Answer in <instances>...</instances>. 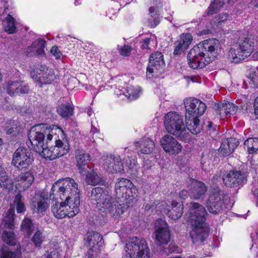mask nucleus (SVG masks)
<instances>
[{
  "label": "nucleus",
  "mask_w": 258,
  "mask_h": 258,
  "mask_svg": "<svg viewBox=\"0 0 258 258\" xmlns=\"http://www.w3.org/2000/svg\"><path fill=\"white\" fill-rule=\"evenodd\" d=\"M156 4H155L156 8L154 7H151L149 9V14L150 15L151 18H156L159 17L160 13L159 11L156 10V8H159L162 7L161 3L160 0H155Z\"/></svg>",
  "instance_id": "nucleus-50"
},
{
  "label": "nucleus",
  "mask_w": 258,
  "mask_h": 258,
  "mask_svg": "<svg viewBox=\"0 0 258 258\" xmlns=\"http://www.w3.org/2000/svg\"><path fill=\"white\" fill-rule=\"evenodd\" d=\"M5 31L9 34L16 33L17 30L15 26V20L10 15H8L4 22Z\"/></svg>",
  "instance_id": "nucleus-34"
},
{
  "label": "nucleus",
  "mask_w": 258,
  "mask_h": 258,
  "mask_svg": "<svg viewBox=\"0 0 258 258\" xmlns=\"http://www.w3.org/2000/svg\"><path fill=\"white\" fill-rule=\"evenodd\" d=\"M117 205L114 204L115 207V213L116 216H120L122 214L124 210L126 209L131 206V203L128 202L127 198H116Z\"/></svg>",
  "instance_id": "nucleus-33"
},
{
  "label": "nucleus",
  "mask_w": 258,
  "mask_h": 258,
  "mask_svg": "<svg viewBox=\"0 0 258 258\" xmlns=\"http://www.w3.org/2000/svg\"><path fill=\"white\" fill-rule=\"evenodd\" d=\"M112 160V156L110 155L109 157H107L104 160V163L103 164L104 169L109 173H112L113 172V163Z\"/></svg>",
  "instance_id": "nucleus-52"
},
{
  "label": "nucleus",
  "mask_w": 258,
  "mask_h": 258,
  "mask_svg": "<svg viewBox=\"0 0 258 258\" xmlns=\"http://www.w3.org/2000/svg\"><path fill=\"white\" fill-rule=\"evenodd\" d=\"M222 143H223L224 147H228V148H230V149L233 152L239 145V141L238 140L234 138H227L224 140Z\"/></svg>",
  "instance_id": "nucleus-47"
},
{
  "label": "nucleus",
  "mask_w": 258,
  "mask_h": 258,
  "mask_svg": "<svg viewBox=\"0 0 258 258\" xmlns=\"http://www.w3.org/2000/svg\"><path fill=\"white\" fill-rule=\"evenodd\" d=\"M237 109V106L233 103L224 100L218 104L216 112L219 113L221 117H230L236 113Z\"/></svg>",
  "instance_id": "nucleus-23"
},
{
  "label": "nucleus",
  "mask_w": 258,
  "mask_h": 258,
  "mask_svg": "<svg viewBox=\"0 0 258 258\" xmlns=\"http://www.w3.org/2000/svg\"><path fill=\"white\" fill-rule=\"evenodd\" d=\"M154 232L155 240L158 245L162 246L168 243L171 235L168 225L165 221L158 219L155 221Z\"/></svg>",
  "instance_id": "nucleus-16"
},
{
  "label": "nucleus",
  "mask_w": 258,
  "mask_h": 258,
  "mask_svg": "<svg viewBox=\"0 0 258 258\" xmlns=\"http://www.w3.org/2000/svg\"><path fill=\"white\" fill-rule=\"evenodd\" d=\"M74 107L67 102L59 104L56 107L58 114L64 119H68L74 115Z\"/></svg>",
  "instance_id": "nucleus-30"
},
{
  "label": "nucleus",
  "mask_w": 258,
  "mask_h": 258,
  "mask_svg": "<svg viewBox=\"0 0 258 258\" xmlns=\"http://www.w3.org/2000/svg\"><path fill=\"white\" fill-rule=\"evenodd\" d=\"M48 142L46 141V143L44 145L41 147V149L35 151L36 152L40 153L41 155L46 159H49L50 160H53V154L52 152V149L48 147Z\"/></svg>",
  "instance_id": "nucleus-40"
},
{
  "label": "nucleus",
  "mask_w": 258,
  "mask_h": 258,
  "mask_svg": "<svg viewBox=\"0 0 258 258\" xmlns=\"http://www.w3.org/2000/svg\"><path fill=\"white\" fill-rule=\"evenodd\" d=\"M213 155L210 152L203 153L201 158V166L204 170L207 171L209 169L210 165L212 164Z\"/></svg>",
  "instance_id": "nucleus-42"
},
{
  "label": "nucleus",
  "mask_w": 258,
  "mask_h": 258,
  "mask_svg": "<svg viewBox=\"0 0 258 258\" xmlns=\"http://www.w3.org/2000/svg\"><path fill=\"white\" fill-rule=\"evenodd\" d=\"M16 215L14 209H9L6 213V216L3 220V224L6 229L11 231L5 230L2 235L3 240L10 246L16 244V240L14 237V233L12 231L15 228L14 220Z\"/></svg>",
  "instance_id": "nucleus-15"
},
{
  "label": "nucleus",
  "mask_w": 258,
  "mask_h": 258,
  "mask_svg": "<svg viewBox=\"0 0 258 258\" xmlns=\"http://www.w3.org/2000/svg\"><path fill=\"white\" fill-rule=\"evenodd\" d=\"M131 188H128V191L126 194L127 195V199H128V202H130L131 203L133 202V199L134 198L135 196L136 195L137 192V189L136 187V190H134V189L131 190Z\"/></svg>",
  "instance_id": "nucleus-56"
},
{
  "label": "nucleus",
  "mask_w": 258,
  "mask_h": 258,
  "mask_svg": "<svg viewBox=\"0 0 258 258\" xmlns=\"http://www.w3.org/2000/svg\"><path fill=\"white\" fill-rule=\"evenodd\" d=\"M247 176L248 172L244 169L239 170H230L223 178V180L226 186L234 187L245 183Z\"/></svg>",
  "instance_id": "nucleus-17"
},
{
  "label": "nucleus",
  "mask_w": 258,
  "mask_h": 258,
  "mask_svg": "<svg viewBox=\"0 0 258 258\" xmlns=\"http://www.w3.org/2000/svg\"><path fill=\"white\" fill-rule=\"evenodd\" d=\"M114 165L116 172L121 173L124 171L123 164L119 156L114 157Z\"/></svg>",
  "instance_id": "nucleus-53"
},
{
  "label": "nucleus",
  "mask_w": 258,
  "mask_h": 258,
  "mask_svg": "<svg viewBox=\"0 0 258 258\" xmlns=\"http://www.w3.org/2000/svg\"><path fill=\"white\" fill-rule=\"evenodd\" d=\"M244 147L249 154L255 153L258 150V138H250L244 143Z\"/></svg>",
  "instance_id": "nucleus-36"
},
{
  "label": "nucleus",
  "mask_w": 258,
  "mask_h": 258,
  "mask_svg": "<svg viewBox=\"0 0 258 258\" xmlns=\"http://www.w3.org/2000/svg\"><path fill=\"white\" fill-rule=\"evenodd\" d=\"M44 48H45V47H40L39 48L36 49L35 52L33 53H36V54L37 55H40V56L44 55L45 54V52L44 50Z\"/></svg>",
  "instance_id": "nucleus-63"
},
{
  "label": "nucleus",
  "mask_w": 258,
  "mask_h": 258,
  "mask_svg": "<svg viewBox=\"0 0 258 258\" xmlns=\"http://www.w3.org/2000/svg\"><path fill=\"white\" fill-rule=\"evenodd\" d=\"M16 253L9 250L6 246H3L0 249V257L1 258H16Z\"/></svg>",
  "instance_id": "nucleus-48"
},
{
  "label": "nucleus",
  "mask_w": 258,
  "mask_h": 258,
  "mask_svg": "<svg viewBox=\"0 0 258 258\" xmlns=\"http://www.w3.org/2000/svg\"><path fill=\"white\" fill-rule=\"evenodd\" d=\"M54 129L46 123L36 124L30 128L28 137L34 151L40 149L46 141L52 139L53 134L57 133Z\"/></svg>",
  "instance_id": "nucleus-7"
},
{
  "label": "nucleus",
  "mask_w": 258,
  "mask_h": 258,
  "mask_svg": "<svg viewBox=\"0 0 258 258\" xmlns=\"http://www.w3.org/2000/svg\"><path fill=\"white\" fill-rule=\"evenodd\" d=\"M230 148H228V147H224L223 143H222L221 147L219 149L220 153L223 156H228L231 154L233 152L231 151Z\"/></svg>",
  "instance_id": "nucleus-54"
},
{
  "label": "nucleus",
  "mask_w": 258,
  "mask_h": 258,
  "mask_svg": "<svg viewBox=\"0 0 258 258\" xmlns=\"http://www.w3.org/2000/svg\"><path fill=\"white\" fill-rule=\"evenodd\" d=\"M160 247V253L161 254L169 255L173 252H176L178 247L174 244L171 243L169 245L159 246Z\"/></svg>",
  "instance_id": "nucleus-45"
},
{
  "label": "nucleus",
  "mask_w": 258,
  "mask_h": 258,
  "mask_svg": "<svg viewBox=\"0 0 258 258\" xmlns=\"http://www.w3.org/2000/svg\"><path fill=\"white\" fill-rule=\"evenodd\" d=\"M141 152L142 153L145 154H150L155 149V144L150 139H145L141 142Z\"/></svg>",
  "instance_id": "nucleus-37"
},
{
  "label": "nucleus",
  "mask_w": 258,
  "mask_h": 258,
  "mask_svg": "<svg viewBox=\"0 0 258 258\" xmlns=\"http://www.w3.org/2000/svg\"><path fill=\"white\" fill-rule=\"evenodd\" d=\"M29 91L28 83L24 81H12L9 82L7 86V92L11 96L28 94Z\"/></svg>",
  "instance_id": "nucleus-20"
},
{
  "label": "nucleus",
  "mask_w": 258,
  "mask_h": 258,
  "mask_svg": "<svg viewBox=\"0 0 258 258\" xmlns=\"http://www.w3.org/2000/svg\"><path fill=\"white\" fill-rule=\"evenodd\" d=\"M30 75L40 88L43 85L51 84L55 79L53 71L45 65H40L39 67L33 69L30 72Z\"/></svg>",
  "instance_id": "nucleus-13"
},
{
  "label": "nucleus",
  "mask_w": 258,
  "mask_h": 258,
  "mask_svg": "<svg viewBox=\"0 0 258 258\" xmlns=\"http://www.w3.org/2000/svg\"><path fill=\"white\" fill-rule=\"evenodd\" d=\"M134 166H132L130 167V170L132 171L131 173L132 175L135 177H137L138 176H140V174L139 173V171L137 170V168L136 167V165L135 163H134Z\"/></svg>",
  "instance_id": "nucleus-62"
},
{
  "label": "nucleus",
  "mask_w": 258,
  "mask_h": 258,
  "mask_svg": "<svg viewBox=\"0 0 258 258\" xmlns=\"http://www.w3.org/2000/svg\"><path fill=\"white\" fill-rule=\"evenodd\" d=\"M67 206H65L63 201L61 202H55V205L52 206V212L54 216L57 219H62L67 216L69 217Z\"/></svg>",
  "instance_id": "nucleus-31"
},
{
  "label": "nucleus",
  "mask_w": 258,
  "mask_h": 258,
  "mask_svg": "<svg viewBox=\"0 0 258 258\" xmlns=\"http://www.w3.org/2000/svg\"><path fill=\"white\" fill-rule=\"evenodd\" d=\"M189 192L186 189H182L179 194V198L182 200H185L189 196Z\"/></svg>",
  "instance_id": "nucleus-60"
},
{
  "label": "nucleus",
  "mask_w": 258,
  "mask_h": 258,
  "mask_svg": "<svg viewBox=\"0 0 258 258\" xmlns=\"http://www.w3.org/2000/svg\"><path fill=\"white\" fill-rule=\"evenodd\" d=\"M188 187L191 196L196 200L203 198L208 191V187L204 182L196 179H192Z\"/></svg>",
  "instance_id": "nucleus-21"
},
{
  "label": "nucleus",
  "mask_w": 258,
  "mask_h": 258,
  "mask_svg": "<svg viewBox=\"0 0 258 258\" xmlns=\"http://www.w3.org/2000/svg\"><path fill=\"white\" fill-rule=\"evenodd\" d=\"M133 48L129 45L124 44L123 46L118 48L119 53L123 56H129Z\"/></svg>",
  "instance_id": "nucleus-51"
},
{
  "label": "nucleus",
  "mask_w": 258,
  "mask_h": 258,
  "mask_svg": "<svg viewBox=\"0 0 258 258\" xmlns=\"http://www.w3.org/2000/svg\"><path fill=\"white\" fill-rule=\"evenodd\" d=\"M164 67L162 53L159 51L152 53L150 55L149 64L147 68V78L151 79L157 77L163 72Z\"/></svg>",
  "instance_id": "nucleus-14"
},
{
  "label": "nucleus",
  "mask_w": 258,
  "mask_h": 258,
  "mask_svg": "<svg viewBox=\"0 0 258 258\" xmlns=\"http://www.w3.org/2000/svg\"><path fill=\"white\" fill-rule=\"evenodd\" d=\"M24 200L20 193L16 194L14 197V204L18 214H24L26 210Z\"/></svg>",
  "instance_id": "nucleus-35"
},
{
  "label": "nucleus",
  "mask_w": 258,
  "mask_h": 258,
  "mask_svg": "<svg viewBox=\"0 0 258 258\" xmlns=\"http://www.w3.org/2000/svg\"><path fill=\"white\" fill-rule=\"evenodd\" d=\"M148 23L151 27L154 28L160 23V17L156 18H150L148 19Z\"/></svg>",
  "instance_id": "nucleus-57"
},
{
  "label": "nucleus",
  "mask_w": 258,
  "mask_h": 258,
  "mask_svg": "<svg viewBox=\"0 0 258 258\" xmlns=\"http://www.w3.org/2000/svg\"><path fill=\"white\" fill-rule=\"evenodd\" d=\"M51 149H52L53 160L64 156L55 145L53 147L51 146Z\"/></svg>",
  "instance_id": "nucleus-55"
},
{
  "label": "nucleus",
  "mask_w": 258,
  "mask_h": 258,
  "mask_svg": "<svg viewBox=\"0 0 258 258\" xmlns=\"http://www.w3.org/2000/svg\"><path fill=\"white\" fill-rule=\"evenodd\" d=\"M152 166V163L149 159H144L143 164V168L144 170L150 169Z\"/></svg>",
  "instance_id": "nucleus-59"
},
{
  "label": "nucleus",
  "mask_w": 258,
  "mask_h": 258,
  "mask_svg": "<svg viewBox=\"0 0 258 258\" xmlns=\"http://www.w3.org/2000/svg\"><path fill=\"white\" fill-rule=\"evenodd\" d=\"M34 180L33 171L32 169L25 171L18 177V181L23 190L28 189Z\"/></svg>",
  "instance_id": "nucleus-28"
},
{
  "label": "nucleus",
  "mask_w": 258,
  "mask_h": 258,
  "mask_svg": "<svg viewBox=\"0 0 258 258\" xmlns=\"http://www.w3.org/2000/svg\"><path fill=\"white\" fill-rule=\"evenodd\" d=\"M3 127L6 134L11 137H17L20 134L21 128L20 122L13 119L6 120Z\"/></svg>",
  "instance_id": "nucleus-27"
},
{
  "label": "nucleus",
  "mask_w": 258,
  "mask_h": 258,
  "mask_svg": "<svg viewBox=\"0 0 258 258\" xmlns=\"http://www.w3.org/2000/svg\"><path fill=\"white\" fill-rule=\"evenodd\" d=\"M49 201L47 196L41 194L39 198H34L32 200L31 208L33 210V213L43 214L49 206L47 201Z\"/></svg>",
  "instance_id": "nucleus-25"
},
{
  "label": "nucleus",
  "mask_w": 258,
  "mask_h": 258,
  "mask_svg": "<svg viewBox=\"0 0 258 258\" xmlns=\"http://www.w3.org/2000/svg\"><path fill=\"white\" fill-rule=\"evenodd\" d=\"M84 245L89 247L87 255L90 257L98 256L104 245L103 237L95 231L88 232L84 238Z\"/></svg>",
  "instance_id": "nucleus-12"
},
{
  "label": "nucleus",
  "mask_w": 258,
  "mask_h": 258,
  "mask_svg": "<svg viewBox=\"0 0 258 258\" xmlns=\"http://www.w3.org/2000/svg\"><path fill=\"white\" fill-rule=\"evenodd\" d=\"M192 40V37L189 33L182 34L180 40L175 43V48L173 52L174 55H180L187 49Z\"/></svg>",
  "instance_id": "nucleus-24"
},
{
  "label": "nucleus",
  "mask_w": 258,
  "mask_h": 258,
  "mask_svg": "<svg viewBox=\"0 0 258 258\" xmlns=\"http://www.w3.org/2000/svg\"><path fill=\"white\" fill-rule=\"evenodd\" d=\"M254 114L258 118V96L255 98L254 103Z\"/></svg>",
  "instance_id": "nucleus-64"
},
{
  "label": "nucleus",
  "mask_w": 258,
  "mask_h": 258,
  "mask_svg": "<svg viewBox=\"0 0 258 258\" xmlns=\"http://www.w3.org/2000/svg\"><path fill=\"white\" fill-rule=\"evenodd\" d=\"M125 256L134 258H149L150 249L144 238L130 237L125 246Z\"/></svg>",
  "instance_id": "nucleus-8"
},
{
  "label": "nucleus",
  "mask_w": 258,
  "mask_h": 258,
  "mask_svg": "<svg viewBox=\"0 0 258 258\" xmlns=\"http://www.w3.org/2000/svg\"><path fill=\"white\" fill-rule=\"evenodd\" d=\"M50 52L55 57L56 59H59L60 58L61 53V52L58 50V48L57 46H53L52 47L50 50Z\"/></svg>",
  "instance_id": "nucleus-58"
},
{
  "label": "nucleus",
  "mask_w": 258,
  "mask_h": 258,
  "mask_svg": "<svg viewBox=\"0 0 258 258\" xmlns=\"http://www.w3.org/2000/svg\"><path fill=\"white\" fill-rule=\"evenodd\" d=\"M44 238L45 237L43 235L42 232L38 229L33 235L31 240L35 246L40 247Z\"/></svg>",
  "instance_id": "nucleus-46"
},
{
  "label": "nucleus",
  "mask_w": 258,
  "mask_h": 258,
  "mask_svg": "<svg viewBox=\"0 0 258 258\" xmlns=\"http://www.w3.org/2000/svg\"><path fill=\"white\" fill-rule=\"evenodd\" d=\"M46 41L42 39L39 38L37 40L32 42L31 46H28L27 48L26 52L27 55H32L29 54L31 52H34L35 50L42 47H45Z\"/></svg>",
  "instance_id": "nucleus-43"
},
{
  "label": "nucleus",
  "mask_w": 258,
  "mask_h": 258,
  "mask_svg": "<svg viewBox=\"0 0 258 258\" xmlns=\"http://www.w3.org/2000/svg\"><path fill=\"white\" fill-rule=\"evenodd\" d=\"M164 124L166 131L178 140L183 141L188 137L186 120L184 123L183 116L177 112L171 111L166 114Z\"/></svg>",
  "instance_id": "nucleus-6"
},
{
  "label": "nucleus",
  "mask_w": 258,
  "mask_h": 258,
  "mask_svg": "<svg viewBox=\"0 0 258 258\" xmlns=\"http://www.w3.org/2000/svg\"><path fill=\"white\" fill-rule=\"evenodd\" d=\"M54 132L60 133L61 138V139L55 138V145L61 151L62 154L64 155H66L70 151V146L66 134L62 128L59 127L55 128Z\"/></svg>",
  "instance_id": "nucleus-26"
},
{
  "label": "nucleus",
  "mask_w": 258,
  "mask_h": 258,
  "mask_svg": "<svg viewBox=\"0 0 258 258\" xmlns=\"http://www.w3.org/2000/svg\"><path fill=\"white\" fill-rule=\"evenodd\" d=\"M76 166L78 171L82 175H85L88 170L90 169L89 163L90 160V155L83 150H78L75 154Z\"/></svg>",
  "instance_id": "nucleus-19"
},
{
  "label": "nucleus",
  "mask_w": 258,
  "mask_h": 258,
  "mask_svg": "<svg viewBox=\"0 0 258 258\" xmlns=\"http://www.w3.org/2000/svg\"><path fill=\"white\" fill-rule=\"evenodd\" d=\"M80 190L74 179L67 177L58 179L52 185L49 200L51 196L63 201L69 213V217H73L80 211Z\"/></svg>",
  "instance_id": "nucleus-1"
},
{
  "label": "nucleus",
  "mask_w": 258,
  "mask_h": 258,
  "mask_svg": "<svg viewBox=\"0 0 258 258\" xmlns=\"http://www.w3.org/2000/svg\"><path fill=\"white\" fill-rule=\"evenodd\" d=\"M142 92L140 87H134L130 86L127 87L126 89V94L125 96L130 100H134L137 99L140 96Z\"/></svg>",
  "instance_id": "nucleus-38"
},
{
  "label": "nucleus",
  "mask_w": 258,
  "mask_h": 258,
  "mask_svg": "<svg viewBox=\"0 0 258 258\" xmlns=\"http://www.w3.org/2000/svg\"><path fill=\"white\" fill-rule=\"evenodd\" d=\"M224 199V192L219 187L212 188L206 201V206L209 213L214 215L221 213L225 208Z\"/></svg>",
  "instance_id": "nucleus-10"
},
{
  "label": "nucleus",
  "mask_w": 258,
  "mask_h": 258,
  "mask_svg": "<svg viewBox=\"0 0 258 258\" xmlns=\"http://www.w3.org/2000/svg\"><path fill=\"white\" fill-rule=\"evenodd\" d=\"M164 150L170 154H177L181 150V146L178 141L170 135L167 134L160 141Z\"/></svg>",
  "instance_id": "nucleus-18"
},
{
  "label": "nucleus",
  "mask_w": 258,
  "mask_h": 258,
  "mask_svg": "<svg viewBox=\"0 0 258 258\" xmlns=\"http://www.w3.org/2000/svg\"><path fill=\"white\" fill-rule=\"evenodd\" d=\"M185 109V119L186 120L187 129L192 134L197 135L203 129L200 124L199 117L206 110L204 103L196 98H188L184 100Z\"/></svg>",
  "instance_id": "nucleus-4"
},
{
  "label": "nucleus",
  "mask_w": 258,
  "mask_h": 258,
  "mask_svg": "<svg viewBox=\"0 0 258 258\" xmlns=\"http://www.w3.org/2000/svg\"><path fill=\"white\" fill-rule=\"evenodd\" d=\"M257 36L243 34L237 40V49L231 48L228 53V59L234 63H239L249 56L253 51Z\"/></svg>",
  "instance_id": "nucleus-5"
},
{
  "label": "nucleus",
  "mask_w": 258,
  "mask_h": 258,
  "mask_svg": "<svg viewBox=\"0 0 258 258\" xmlns=\"http://www.w3.org/2000/svg\"><path fill=\"white\" fill-rule=\"evenodd\" d=\"M207 124H205L206 127V133L212 138H214L218 134V131L216 130V125H214L213 122L210 121H208Z\"/></svg>",
  "instance_id": "nucleus-49"
},
{
  "label": "nucleus",
  "mask_w": 258,
  "mask_h": 258,
  "mask_svg": "<svg viewBox=\"0 0 258 258\" xmlns=\"http://www.w3.org/2000/svg\"><path fill=\"white\" fill-rule=\"evenodd\" d=\"M220 43L216 39L205 40L194 46L188 52L187 58L190 68L201 69L209 63L216 56Z\"/></svg>",
  "instance_id": "nucleus-3"
},
{
  "label": "nucleus",
  "mask_w": 258,
  "mask_h": 258,
  "mask_svg": "<svg viewBox=\"0 0 258 258\" xmlns=\"http://www.w3.org/2000/svg\"><path fill=\"white\" fill-rule=\"evenodd\" d=\"M116 198H127L128 188H131V190H136V187L134 185L130 180L126 178H118L115 185Z\"/></svg>",
  "instance_id": "nucleus-22"
},
{
  "label": "nucleus",
  "mask_w": 258,
  "mask_h": 258,
  "mask_svg": "<svg viewBox=\"0 0 258 258\" xmlns=\"http://www.w3.org/2000/svg\"><path fill=\"white\" fill-rule=\"evenodd\" d=\"M14 186L13 179L8 175L4 174L0 176V187L8 190L13 189Z\"/></svg>",
  "instance_id": "nucleus-41"
},
{
  "label": "nucleus",
  "mask_w": 258,
  "mask_h": 258,
  "mask_svg": "<svg viewBox=\"0 0 258 258\" xmlns=\"http://www.w3.org/2000/svg\"><path fill=\"white\" fill-rule=\"evenodd\" d=\"M91 197L98 204V202L102 201L100 204V211L105 214H109L111 217L113 216V198L111 195H109V190L105 186L93 188Z\"/></svg>",
  "instance_id": "nucleus-9"
},
{
  "label": "nucleus",
  "mask_w": 258,
  "mask_h": 258,
  "mask_svg": "<svg viewBox=\"0 0 258 258\" xmlns=\"http://www.w3.org/2000/svg\"><path fill=\"white\" fill-rule=\"evenodd\" d=\"M34 161L33 154L30 150L18 148L13 155L12 165L19 170L25 171L28 169Z\"/></svg>",
  "instance_id": "nucleus-11"
},
{
  "label": "nucleus",
  "mask_w": 258,
  "mask_h": 258,
  "mask_svg": "<svg viewBox=\"0 0 258 258\" xmlns=\"http://www.w3.org/2000/svg\"><path fill=\"white\" fill-rule=\"evenodd\" d=\"M207 215L205 208L202 205L190 203L187 217L188 222L192 228L189 234L193 243L197 245L201 244L209 235V227L206 223Z\"/></svg>",
  "instance_id": "nucleus-2"
},
{
  "label": "nucleus",
  "mask_w": 258,
  "mask_h": 258,
  "mask_svg": "<svg viewBox=\"0 0 258 258\" xmlns=\"http://www.w3.org/2000/svg\"><path fill=\"white\" fill-rule=\"evenodd\" d=\"M168 215L171 219L177 220L181 217L183 212V205L182 204L173 201L171 207L168 210Z\"/></svg>",
  "instance_id": "nucleus-29"
},
{
  "label": "nucleus",
  "mask_w": 258,
  "mask_h": 258,
  "mask_svg": "<svg viewBox=\"0 0 258 258\" xmlns=\"http://www.w3.org/2000/svg\"><path fill=\"white\" fill-rule=\"evenodd\" d=\"M21 230L27 237H29L34 231L35 226L33 220L25 216L21 224Z\"/></svg>",
  "instance_id": "nucleus-32"
},
{
  "label": "nucleus",
  "mask_w": 258,
  "mask_h": 258,
  "mask_svg": "<svg viewBox=\"0 0 258 258\" xmlns=\"http://www.w3.org/2000/svg\"><path fill=\"white\" fill-rule=\"evenodd\" d=\"M85 175H86V182L88 184L94 186L101 182L100 177L94 171L89 172L88 170V172Z\"/></svg>",
  "instance_id": "nucleus-39"
},
{
  "label": "nucleus",
  "mask_w": 258,
  "mask_h": 258,
  "mask_svg": "<svg viewBox=\"0 0 258 258\" xmlns=\"http://www.w3.org/2000/svg\"><path fill=\"white\" fill-rule=\"evenodd\" d=\"M228 15L226 13H223L219 15L217 17L218 23H220L221 22H224L225 21L227 20Z\"/></svg>",
  "instance_id": "nucleus-61"
},
{
  "label": "nucleus",
  "mask_w": 258,
  "mask_h": 258,
  "mask_svg": "<svg viewBox=\"0 0 258 258\" xmlns=\"http://www.w3.org/2000/svg\"><path fill=\"white\" fill-rule=\"evenodd\" d=\"M225 4V3L222 0H214L211 3L209 7V10L207 15H212L213 14L217 13L221 8H222Z\"/></svg>",
  "instance_id": "nucleus-44"
}]
</instances>
